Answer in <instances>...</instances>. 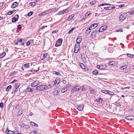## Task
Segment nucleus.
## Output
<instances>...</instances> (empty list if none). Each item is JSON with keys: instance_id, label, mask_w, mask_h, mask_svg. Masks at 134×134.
Listing matches in <instances>:
<instances>
[{"instance_id": "nucleus-17", "label": "nucleus", "mask_w": 134, "mask_h": 134, "mask_svg": "<svg viewBox=\"0 0 134 134\" xmlns=\"http://www.w3.org/2000/svg\"><path fill=\"white\" fill-rule=\"evenodd\" d=\"M82 41V38L81 36H80L79 37L77 38L76 40V42L77 44H79V43L81 42Z\"/></svg>"}, {"instance_id": "nucleus-34", "label": "nucleus", "mask_w": 134, "mask_h": 134, "mask_svg": "<svg viewBox=\"0 0 134 134\" xmlns=\"http://www.w3.org/2000/svg\"><path fill=\"white\" fill-rule=\"evenodd\" d=\"M14 133V131H11L10 130H8V132L7 133V134H13Z\"/></svg>"}, {"instance_id": "nucleus-14", "label": "nucleus", "mask_w": 134, "mask_h": 134, "mask_svg": "<svg viewBox=\"0 0 134 134\" xmlns=\"http://www.w3.org/2000/svg\"><path fill=\"white\" fill-rule=\"evenodd\" d=\"M91 29L90 28L87 29L85 32V34L87 36L88 35L91 31Z\"/></svg>"}, {"instance_id": "nucleus-28", "label": "nucleus", "mask_w": 134, "mask_h": 134, "mask_svg": "<svg viewBox=\"0 0 134 134\" xmlns=\"http://www.w3.org/2000/svg\"><path fill=\"white\" fill-rule=\"evenodd\" d=\"M11 88V85H9L6 88V91H8Z\"/></svg>"}, {"instance_id": "nucleus-40", "label": "nucleus", "mask_w": 134, "mask_h": 134, "mask_svg": "<svg viewBox=\"0 0 134 134\" xmlns=\"http://www.w3.org/2000/svg\"><path fill=\"white\" fill-rule=\"evenodd\" d=\"M75 29V27H73L68 32V33L69 34H70L73 31V30Z\"/></svg>"}, {"instance_id": "nucleus-27", "label": "nucleus", "mask_w": 134, "mask_h": 134, "mask_svg": "<svg viewBox=\"0 0 134 134\" xmlns=\"http://www.w3.org/2000/svg\"><path fill=\"white\" fill-rule=\"evenodd\" d=\"M31 88L30 87H28L25 89V91L26 92H29L31 91Z\"/></svg>"}, {"instance_id": "nucleus-6", "label": "nucleus", "mask_w": 134, "mask_h": 134, "mask_svg": "<svg viewBox=\"0 0 134 134\" xmlns=\"http://www.w3.org/2000/svg\"><path fill=\"white\" fill-rule=\"evenodd\" d=\"M19 16L18 15H15L12 19V21L13 22H15L17 21L18 19Z\"/></svg>"}, {"instance_id": "nucleus-45", "label": "nucleus", "mask_w": 134, "mask_h": 134, "mask_svg": "<svg viewBox=\"0 0 134 134\" xmlns=\"http://www.w3.org/2000/svg\"><path fill=\"white\" fill-rule=\"evenodd\" d=\"M95 92V91L93 89H91L90 90V93L91 94H92L94 93Z\"/></svg>"}, {"instance_id": "nucleus-32", "label": "nucleus", "mask_w": 134, "mask_h": 134, "mask_svg": "<svg viewBox=\"0 0 134 134\" xmlns=\"http://www.w3.org/2000/svg\"><path fill=\"white\" fill-rule=\"evenodd\" d=\"M39 69V67H38V69L37 70H33L32 69V70H30V72H33V71H34V72H37V71H38Z\"/></svg>"}, {"instance_id": "nucleus-23", "label": "nucleus", "mask_w": 134, "mask_h": 134, "mask_svg": "<svg viewBox=\"0 0 134 134\" xmlns=\"http://www.w3.org/2000/svg\"><path fill=\"white\" fill-rule=\"evenodd\" d=\"M101 92L102 93L105 94H108V93L111 92L108 90H102Z\"/></svg>"}, {"instance_id": "nucleus-59", "label": "nucleus", "mask_w": 134, "mask_h": 134, "mask_svg": "<svg viewBox=\"0 0 134 134\" xmlns=\"http://www.w3.org/2000/svg\"><path fill=\"white\" fill-rule=\"evenodd\" d=\"M35 124V123L32 122H31V125L33 126H34Z\"/></svg>"}, {"instance_id": "nucleus-58", "label": "nucleus", "mask_w": 134, "mask_h": 134, "mask_svg": "<svg viewBox=\"0 0 134 134\" xmlns=\"http://www.w3.org/2000/svg\"><path fill=\"white\" fill-rule=\"evenodd\" d=\"M104 5H105V3H102L101 4H100L99 5H98V6H103Z\"/></svg>"}, {"instance_id": "nucleus-19", "label": "nucleus", "mask_w": 134, "mask_h": 134, "mask_svg": "<svg viewBox=\"0 0 134 134\" xmlns=\"http://www.w3.org/2000/svg\"><path fill=\"white\" fill-rule=\"evenodd\" d=\"M49 13V12L48 10L44 12H43L41 13H40L39 15L42 16V15H45L46 14H48Z\"/></svg>"}, {"instance_id": "nucleus-41", "label": "nucleus", "mask_w": 134, "mask_h": 134, "mask_svg": "<svg viewBox=\"0 0 134 134\" xmlns=\"http://www.w3.org/2000/svg\"><path fill=\"white\" fill-rule=\"evenodd\" d=\"M5 54V52L3 53L0 55V58H1L4 57Z\"/></svg>"}, {"instance_id": "nucleus-21", "label": "nucleus", "mask_w": 134, "mask_h": 134, "mask_svg": "<svg viewBox=\"0 0 134 134\" xmlns=\"http://www.w3.org/2000/svg\"><path fill=\"white\" fill-rule=\"evenodd\" d=\"M44 90H47V89H49L51 88V85L49 84L47 86L44 85Z\"/></svg>"}, {"instance_id": "nucleus-64", "label": "nucleus", "mask_w": 134, "mask_h": 134, "mask_svg": "<svg viewBox=\"0 0 134 134\" xmlns=\"http://www.w3.org/2000/svg\"><path fill=\"white\" fill-rule=\"evenodd\" d=\"M21 25H18V28L19 29H20V28H21Z\"/></svg>"}, {"instance_id": "nucleus-63", "label": "nucleus", "mask_w": 134, "mask_h": 134, "mask_svg": "<svg viewBox=\"0 0 134 134\" xmlns=\"http://www.w3.org/2000/svg\"><path fill=\"white\" fill-rule=\"evenodd\" d=\"M17 81V80H13L12 82V83H14L15 82H16Z\"/></svg>"}, {"instance_id": "nucleus-48", "label": "nucleus", "mask_w": 134, "mask_h": 134, "mask_svg": "<svg viewBox=\"0 0 134 134\" xmlns=\"http://www.w3.org/2000/svg\"><path fill=\"white\" fill-rule=\"evenodd\" d=\"M3 103L2 102H1L0 103V107L1 108H2L3 106Z\"/></svg>"}, {"instance_id": "nucleus-5", "label": "nucleus", "mask_w": 134, "mask_h": 134, "mask_svg": "<svg viewBox=\"0 0 134 134\" xmlns=\"http://www.w3.org/2000/svg\"><path fill=\"white\" fill-rule=\"evenodd\" d=\"M40 82L38 80H36L34 82H32L31 84V86L32 87H35L37 86L40 84Z\"/></svg>"}, {"instance_id": "nucleus-8", "label": "nucleus", "mask_w": 134, "mask_h": 134, "mask_svg": "<svg viewBox=\"0 0 134 134\" xmlns=\"http://www.w3.org/2000/svg\"><path fill=\"white\" fill-rule=\"evenodd\" d=\"M107 29V26L106 25L103 26L101 27L99 29L98 32H100L103 31L104 30H105Z\"/></svg>"}, {"instance_id": "nucleus-4", "label": "nucleus", "mask_w": 134, "mask_h": 134, "mask_svg": "<svg viewBox=\"0 0 134 134\" xmlns=\"http://www.w3.org/2000/svg\"><path fill=\"white\" fill-rule=\"evenodd\" d=\"M44 85H40L37 86L36 89L39 91H43L44 90Z\"/></svg>"}, {"instance_id": "nucleus-22", "label": "nucleus", "mask_w": 134, "mask_h": 134, "mask_svg": "<svg viewBox=\"0 0 134 134\" xmlns=\"http://www.w3.org/2000/svg\"><path fill=\"white\" fill-rule=\"evenodd\" d=\"M132 116H126L125 117V119L127 120H132Z\"/></svg>"}, {"instance_id": "nucleus-30", "label": "nucleus", "mask_w": 134, "mask_h": 134, "mask_svg": "<svg viewBox=\"0 0 134 134\" xmlns=\"http://www.w3.org/2000/svg\"><path fill=\"white\" fill-rule=\"evenodd\" d=\"M102 98H99L98 99H96V102H102Z\"/></svg>"}, {"instance_id": "nucleus-29", "label": "nucleus", "mask_w": 134, "mask_h": 134, "mask_svg": "<svg viewBox=\"0 0 134 134\" xmlns=\"http://www.w3.org/2000/svg\"><path fill=\"white\" fill-rule=\"evenodd\" d=\"M127 55L129 57L131 58H133L134 57V55L133 54H131L129 53H127Z\"/></svg>"}, {"instance_id": "nucleus-54", "label": "nucleus", "mask_w": 134, "mask_h": 134, "mask_svg": "<svg viewBox=\"0 0 134 134\" xmlns=\"http://www.w3.org/2000/svg\"><path fill=\"white\" fill-rule=\"evenodd\" d=\"M125 5L124 4H122L120 5L118 7L120 8H122L123 7H124L125 6Z\"/></svg>"}, {"instance_id": "nucleus-46", "label": "nucleus", "mask_w": 134, "mask_h": 134, "mask_svg": "<svg viewBox=\"0 0 134 134\" xmlns=\"http://www.w3.org/2000/svg\"><path fill=\"white\" fill-rule=\"evenodd\" d=\"M91 14V13L90 12H88L87 13H86L85 16L86 17H88V16L90 14Z\"/></svg>"}, {"instance_id": "nucleus-50", "label": "nucleus", "mask_w": 134, "mask_h": 134, "mask_svg": "<svg viewBox=\"0 0 134 134\" xmlns=\"http://www.w3.org/2000/svg\"><path fill=\"white\" fill-rule=\"evenodd\" d=\"M93 73L94 75L97 74L98 73V71L96 70H95L93 71Z\"/></svg>"}, {"instance_id": "nucleus-42", "label": "nucleus", "mask_w": 134, "mask_h": 134, "mask_svg": "<svg viewBox=\"0 0 134 134\" xmlns=\"http://www.w3.org/2000/svg\"><path fill=\"white\" fill-rule=\"evenodd\" d=\"M115 104L118 107H119L121 105L120 104L117 102H115Z\"/></svg>"}, {"instance_id": "nucleus-1", "label": "nucleus", "mask_w": 134, "mask_h": 134, "mask_svg": "<svg viewBox=\"0 0 134 134\" xmlns=\"http://www.w3.org/2000/svg\"><path fill=\"white\" fill-rule=\"evenodd\" d=\"M81 87L79 86L73 87L71 91V93H73L74 92L79 91L81 89Z\"/></svg>"}, {"instance_id": "nucleus-33", "label": "nucleus", "mask_w": 134, "mask_h": 134, "mask_svg": "<svg viewBox=\"0 0 134 134\" xmlns=\"http://www.w3.org/2000/svg\"><path fill=\"white\" fill-rule=\"evenodd\" d=\"M47 55V54L46 53L44 54L43 55V56L42 58V59H41L42 60H44V58H45L46 57Z\"/></svg>"}, {"instance_id": "nucleus-61", "label": "nucleus", "mask_w": 134, "mask_h": 134, "mask_svg": "<svg viewBox=\"0 0 134 134\" xmlns=\"http://www.w3.org/2000/svg\"><path fill=\"white\" fill-rule=\"evenodd\" d=\"M97 68L100 69V65H97Z\"/></svg>"}, {"instance_id": "nucleus-15", "label": "nucleus", "mask_w": 134, "mask_h": 134, "mask_svg": "<svg viewBox=\"0 0 134 134\" xmlns=\"http://www.w3.org/2000/svg\"><path fill=\"white\" fill-rule=\"evenodd\" d=\"M83 108V106L82 105H78L77 107V109L79 111H82Z\"/></svg>"}, {"instance_id": "nucleus-11", "label": "nucleus", "mask_w": 134, "mask_h": 134, "mask_svg": "<svg viewBox=\"0 0 134 134\" xmlns=\"http://www.w3.org/2000/svg\"><path fill=\"white\" fill-rule=\"evenodd\" d=\"M74 16V15L73 14H72L70 15L68 17V19L65 20L66 22L68 21H70L72 18Z\"/></svg>"}, {"instance_id": "nucleus-38", "label": "nucleus", "mask_w": 134, "mask_h": 134, "mask_svg": "<svg viewBox=\"0 0 134 134\" xmlns=\"http://www.w3.org/2000/svg\"><path fill=\"white\" fill-rule=\"evenodd\" d=\"M108 10H111L115 8V7H108Z\"/></svg>"}, {"instance_id": "nucleus-13", "label": "nucleus", "mask_w": 134, "mask_h": 134, "mask_svg": "<svg viewBox=\"0 0 134 134\" xmlns=\"http://www.w3.org/2000/svg\"><path fill=\"white\" fill-rule=\"evenodd\" d=\"M97 26L98 25L97 24H94L91 25L89 27L91 29H93L97 27Z\"/></svg>"}, {"instance_id": "nucleus-57", "label": "nucleus", "mask_w": 134, "mask_h": 134, "mask_svg": "<svg viewBox=\"0 0 134 134\" xmlns=\"http://www.w3.org/2000/svg\"><path fill=\"white\" fill-rule=\"evenodd\" d=\"M65 12V13H66V12H65L64 10V11H61L60 12V13H61V14H64V13Z\"/></svg>"}, {"instance_id": "nucleus-3", "label": "nucleus", "mask_w": 134, "mask_h": 134, "mask_svg": "<svg viewBox=\"0 0 134 134\" xmlns=\"http://www.w3.org/2000/svg\"><path fill=\"white\" fill-rule=\"evenodd\" d=\"M62 41L63 40L62 39L59 38L58 39L56 42L55 46L58 47L60 46L62 44Z\"/></svg>"}, {"instance_id": "nucleus-36", "label": "nucleus", "mask_w": 134, "mask_h": 134, "mask_svg": "<svg viewBox=\"0 0 134 134\" xmlns=\"http://www.w3.org/2000/svg\"><path fill=\"white\" fill-rule=\"evenodd\" d=\"M67 90V89L66 88H64L62 90V92L63 93H64Z\"/></svg>"}, {"instance_id": "nucleus-44", "label": "nucleus", "mask_w": 134, "mask_h": 134, "mask_svg": "<svg viewBox=\"0 0 134 134\" xmlns=\"http://www.w3.org/2000/svg\"><path fill=\"white\" fill-rule=\"evenodd\" d=\"M80 66L82 69H85V66L83 64H81L80 65Z\"/></svg>"}, {"instance_id": "nucleus-18", "label": "nucleus", "mask_w": 134, "mask_h": 134, "mask_svg": "<svg viewBox=\"0 0 134 134\" xmlns=\"http://www.w3.org/2000/svg\"><path fill=\"white\" fill-rule=\"evenodd\" d=\"M23 110L22 109H20L19 110L18 113V116H20L22 114L23 112Z\"/></svg>"}, {"instance_id": "nucleus-39", "label": "nucleus", "mask_w": 134, "mask_h": 134, "mask_svg": "<svg viewBox=\"0 0 134 134\" xmlns=\"http://www.w3.org/2000/svg\"><path fill=\"white\" fill-rule=\"evenodd\" d=\"M127 67V66L126 65H124L122 66L121 67V70H124Z\"/></svg>"}, {"instance_id": "nucleus-2", "label": "nucleus", "mask_w": 134, "mask_h": 134, "mask_svg": "<svg viewBox=\"0 0 134 134\" xmlns=\"http://www.w3.org/2000/svg\"><path fill=\"white\" fill-rule=\"evenodd\" d=\"M126 17V13H123L121 14L119 17V20L120 21L122 22Z\"/></svg>"}, {"instance_id": "nucleus-37", "label": "nucleus", "mask_w": 134, "mask_h": 134, "mask_svg": "<svg viewBox=\"0 0 134 134\" xmlns=\"http://www.w3.org/2000/svg\"><path fill=\"white\" fill-rule=\"evenodd\" d=\"M59 92L58 90H55L54 91V94L55 95H57L58 94Z\"/></svg>"}, {"instance_id": "nucleus-7", "label": "nucleus", "mask_w": 134, "mask_h": 134, "mask_svg": "<svg viewBox=\"0 0 134 134\" xmlns=\"http://www.w3.org/2000/svg\"><path fill=\"white\" fill-rule=\"evenodd\" d=\"M80 46V44H75L74 50L75 53H77L78 52Z\"/></svg>"}, {"instance_id": "nucleus-9", "label": "nucleus", "mask_w": 134, "mask_h": 134, "mask_svg": "<svg viewBox=\"0 0 134 134\" xmlns=\"http://www.w3.org/2000/svg\"><path fill=\"white\" fill-rule=\"evenodd\" d=\"M60 80L59 77L56 78L55 80L54 84L53 86L54 85H58L60 82Z\"/></svg>"}, {"instance_id": "nucleus-26", "label": "nucleus", "mask_w": 134, "mask_h": 134, "mask_svg": "<svg viewBox=\"0 0 134 134\" xmlns=\"http://www.w3.org/2000/svg\"><path fill=\"white\" fill-rule=\"evenodd\" d=\"M53 73L54 74H56L57 75L60 76L61 74L57 71H54L53 72Z\"/></svg>"}, {"instance_id": "nucleus-12", "label": "nucleus", "mask_w": 134, "mask_h": 134, "mask_svg": "<svg viewBox=\"0 0 134 134\" xmlns=\"http://www.w3.org/2000/svg\"><path fill=\"white\" fill-rule=\"evenodd\" d=\"M99 32H98V31H95L93 32L91 34V37L93 38H94L96 36V34L97 33H98Z\"/></svg>"}, {"instance_id": "nucleus-43", "label": "nucleus", "mask_w": 134, "mask_h": 134, "mask_svg": "<svg viewBox=\"0 0 134 134\" xmlns=\"http://www.w3.org/2000/svg\"><path fill=\"white\" fill-rule=\"evenodd\" d=\"M37 131H32L30 132V134H36Z\"/></svg>"}, {"instance_id": "nucleus-51", "label": "nucleus", "mask_w": 134, "mask_h": 134, "mask_svg": "<svg viewBox=\"0 0 134 134\" xmlns=\"http://www.w3.org/2000/svg\"><path fill=\"white\" fill-rule=\"evenodd\" d=\"M103 65H100V70H104V68L103 67Z\"/></svg>"}, {"instance_id": "nucleus-56", "label": "nucleus", "mask_w": 134, "mask_h": 134, "mask_svg": "<svg viewBox=\"0 0 134 134\" xmlns=\"http://www.w3.org/2000/svg\"><path fill=\"white\" fill-rule=\"evenodd\" d=\"M62 82L63 84H65L66 83V81L65 80H63L62 81Z\"/></svg>"}, {"instance_id": "nucleus-24", "label": "nucleus", "mask_w": 134, "mask_h": 134, "mask_svg": "<svg viewBox=\"0 0 134 134\" xmlns=\"http://www.w3.org/2000/svg\"><path fill=\"white\" fill-rule=\"evenodd\" d=\"M24 66L26 68H28L30 67V63H27L24 64Z\"/></svg>"}, {"instance_id": "nucleus-49", "label": "nucleus", "mask_w": 134, "mask_h": 134, "mask_svg": "<svg viewBox=\"0 0 134 134\" xmlns=\"http://www.w3.org/2000/svg\"><path fill=\"white\" fill-rule=\"evenodd\" d=\"M96 3V2L95 1H92L90 2V4L91 5H93Z\"/></svg>"}, {"instance_id": "nucleus-52", "label": "nucleus", "mask_w": 134, "mask_h": 134, "mask_svg": "<svg viewBox=\"0 0 134 134\" xmlns=\"http://www.w3.org/2000/svg\"><path fill=\"white\" fill-rule=\"evenodd\" d=\"M133 14H134V10H132L129 13V14L130 15H131Z\"/></svg>"}, {"instance_id": "nucleus-60", "label": "nucleus", "mask_w": 134, "mask_h": 134, "mask_svg": "<svg viewBox=\"0 0 134 134\" xmlns=\"http://www.w3.org/2000/svg\"><path fill=\"white\" fill-rule=\"evenodd\" d=\"M30 44V42L29 41H28L26 43V45L27 46H28Z\"/></svg>"}, {"instance_id": "nucleus-55", "label": "nucleus", "mask_w": 134, "mask_h": 134, "mask_svg": "<svg viewBox=\"0 0 134 134\" xmlns=\"http://www.w3.org/2000/svg\"><path fill=\"white\" fill-rule=\"evenodd\" d=\"M123 31V30L122 29H120L119 30H116V32H122Z\"/></svg>"}, {"instance_id": "nucleus-35", "label": "nucleus", "mask_w": 134, "mask_h": 134, "mask_svg": "<svg viewBox=\"0 0 134 134\" xmlns=\"http://www.w3.org/2000/svg\"><path fill=\"white\" fill-rule=\"evenodd\" d=\"M114 61H110L109 63V64L110 65H114Z\"/></svg>"}, {"instance_id": "nucleus-47", "label": "nucleus", "mask_w": 134, "mask_h": 134, "mask_svg": "<svg viewBox=\"0 0 134 134\" xmlns=\"http://www.w3.org/2000/svg\"><path fill=\"white\" fill-rule=\"evenodd\" d=\"M33 12H30L28 14V15L29 16H30L32 15L33 14Z\"/></svg>"}, {"instance_id": "nucleus-10", "label": "nucleus", "mask_w": 134, "mask_h": 134, "mask_svg": "<svg viewBox=\"0 0 134 134\" xmlns=\"http://www.w3.org/2000/svg\"><path fill=\"white\" fill-rule=\"evenodd\" d=\"M24 44V42H23L21 39H20L17 41L16 43V44L20 46H21Z\"/></svg>"}, {"instance_id": "nucleus-16", "label": "nucleus", "mask_w": 134, "mask_h": 134, "mask_svg": "<svg viewBox=\"0 0 134 134\" xmlns=\"http://www.w3.org/2000/svg\"><path fill=\"white\" fill-rule=\"evenodd\" d=\"M20 125L21 126L24 128L28 129L30 127L28 125H25L23 123L21 124Z\"/></svg>"}, {"instance_id": "nucleus-25", "label": "nucleus", "mask_w": 134, "mask_h": 134, "mask_svg": "<svg viewBox=\"0 0 134 134\" xmlns=\"http://www.w3.org/2000/svg\"><path fill=\"white\" fill-rule=\"evenodd\" d=\"M15 10H13V11H9L7 13V14L9 15H10L12 14L15 11Z\"/></svg>"}, {"instance_id": "nucleus-31", "label": "nucleus", "mask_w": 134, "mask_h": 134, "mask_svg": "<svg viewBox=\"0 0 134 134\" xmlns=\"http://www.w3.org/2000/svg\"><path fill=\"white\" fill-rule=\"evenodd\" d=\"M36 4V2H31L29 3V5L30 6H34Z\"/></svg>"}, {"instance_id": "nucleus-62", "label": "nucleus", "mask_w": 134, "mask_h": 134, "mask_svg": "<svg viewBox=\"0 0 134 134\" xmlns=\"http://www.w3.org/2000/svg\"><path fill=\"white\" fill-rule=\"evenodd\" d=\"M33 89L32 88L31 89V91L30 92H31L32 93H34V91Z\"/></svg>"}, {"instance_id": "nucleus-20", "label": "nucleus", "mask_w": 134, "mask_h": 134, "mask_svg": "<svg viewBox=\"0 0 134 134\" xmlns=\"http://www.w3.org/2000/svg\"><path fill=\"white\" fill-rule=\"evenodd\" d=\"M18 5V3L16 2H14L12 4L11 7L12 8H14Z\"/></svg>"}, {"instance_id": "nucleus-53", "label": "nucleus", "mask_w": 134, "mask_h": 134, "mask_svg": "<svg viewBox=\"0 0 134 134\" xmlns=\"http://www.w3.org/2000/svg\"><path fill=\"white\" fill-rule=\"evenodd\" d=\"M19 85L18 84H16L15 86V88L16 89L18 88H19Z\"/></svg>"}]
</instances>
